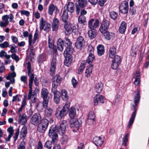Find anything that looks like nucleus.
<instances>
[{
  "label": "nucleus",
  "instance_id": "nucleus-36",
  "mask_svg": "<svg viewBox=\"0 0 149 149\" xmlns=\"http://www.w3.org/2000/svg\"><path fill=\"white\" fill-rule=\"evenodd\" d=\"M64 42L67 45V46L66 47V49L65 50H67V48L70 49V48L74 49L71 45L72 43L69 38H65L64 41Z\"/></svg>",
  "mask_w": 149,
  "mask_h": 149
},
{
  "label": "nucleus",
  "instance_id": "nucleus-7",
  "mask_svg": "<svg viewBox=\"0 0 149 149\" xmlns=\"http://www.w3.org/2000/svg\"><path fill=\"white\" fill-rule=\"evenodd\" d=\"M49 92L46 88H43L41 90V97L43 98V107H46L48 105L49 97L48 96Z\"/></svg>",
  "mask_w": 149,
  "mask_h": 149
},
{
  "label": "nucleus",
  "instance_id": "nucleus-30",
  "mask_svg": "<svg viewBox=\"0 0 149 149\" xmlns=\"http://www.w3.org/2000/svg\"><path fill=\"white\" fill-rule=\"evenodd\" d=\"M27 132V128L25 126H23L20 132V136L22 139L24 138L26 136Z\"/></svg>",
  "mask_w": 149,
  "mask_h": 149
},
{
  "label": "nucleus",
  "instance_id": "nucleus-57",
  "mask_svg": "<svg viewBox=\"0 0 149 149\" xmlns=\"http://www.w3.org/2000/svg\"><path fill=\"white\" fill-rule=\"evenodd\" d=\"M68 137L66 135H63L61 140L62 143L63 144H66L68 141Z\"/></svg>",
  "mask_w": 149,
  "mask_h": 149
},
{
  "label": "nucleus",
  "instance_id": "nucleus-50",
  "mask_svg": "<svg viewBox=\"0 0 149 149\" xmlns=\"http://www.w3.org/2000/svg\"><path fill=\"white\" fill-rule=\"evenodd\" d=\"M48 44L50 48L55 49L56 46H54L53 42V41L49 37L48 39Z\"/></svg>",
  "mask_w": 149,
  "mask_h": 149
},
{
  "label": "nucleus",
  "instance_id": "nucleus-17",
  "mask_svg": "<svg viewBox=\"0 0 149 149\" xmlns=\"http://www.w3.org/2000/svg\"><path fill=\"white\" fill-rule=\"evenodd\" d=\"M54 12L56 13H58L59 10L56 6L53 4H51L49 7L48 13L50 15H52Z\"/></svg>",
  "mask_w": 149,
  "mask_h": 149
},
{
  "label": "nucleus",
  "instance_id": "nucleus-59",
  "mask_svg": "<svg viewBox=\"0 0 149 149\" xmlns=\"http://www.w3.org/2000/svg\"><path fill=\"white\" fill-rule=\"evenodd\" d=\"M26 144L24 141L21 142L17 149H26L25 147Z\"/></svg>",
  "mask_w": 149,
  "mask_h": 149
},
{
  "label": "nucleus",
  "instance_id": "nucleus-4",
  "mask_svg": "<svg viewBox=\"0 0 149 149\" xmlns=\"http://www.w3.org/2000/svg\"><path fill=\"white\" fill-rule=\"evenodd\" d=\"M70 105V103L69 102H66L63 108L59 107L56 109L55 115L58 118H62L66 114L67 111Z\"/></svg>",
  "mask_w": 149,
  "mask_h": 149
},
{
  "label": "nucleus",
  "instance_id": "nucleus-52",
  "mask_svg": "<svg viewBox=\"0 0 149 149\" xmlns=\"http://www.w3.org/2000/svg\"><path fill=\"white\" fill-rule=\"evenodd\" d=\"M21 81L23 82L24 84H27V77L26 76H22L20 78Z\"/></svg>",
  "mask_w": 149,
  "mask_h": 149
},
{
  "label": "nucleus",
  "instance_id": "nucleus-19",
  "mask_svg": "<svg viewBox=\"0 0 149 149\" xmlns=\"http://www.w3.org/2000/svg\"><path fill=\"white\" fill-rule=\"evenodd\" d=\"M93 141L95 145L98 146H101L104 142L103 140L100 136L94 137Z\"/></svg>",
  "mask_w": 149,
  "mask_h": 149
},
{
  "label": "nucleus",
  "instance_id": "nucleus-24",
  "mask_svg": "<svg viewBox=\"0 0 149 149\" xmlns=\"http://www.w3.org/2000/svg\"><path fill=\"white\" fill-rule=\"evenodd\" d=\"M64 41L61 38H59L57 42V47L58 50L62 52L63 49Z\"/></svg>",
  "mask_w": 149,
  "mask_h": 149
},
{
  "label": "nucleus",
  "instance_id": "nucleus-31",
  "mask_svg": "<svg viewBox=\"0 0 149 149\" xmlns=\"http://www.w3.org/2000/svg\"><path fill=\"white\" fill-rule=\"evenodd\" d=\"M61 98L64 101H66L68 100L69 96L68 93L65 90L63 89L61 91Z\"/></svg>",
  "mask_w": 149,
  "mask_h": 149
},
{
  "label": "nucleus",
  "instance_id": "nucleus-64",
  "mask_svg": "<svg viewBox=\"0 0 149 149\" xmlns=\"http://www.w3.org/2000/svg\"><path fill=\"white\" fill-rule=\"evenodd\" d=\"M19 129H17L15 132V134L14 136V141H15L17 139L18 135L19 134Z\"/></svg>",
  "mask_w": 149,
  "mask_h": 149
},
{
  "label": "nucleus",
  "instance_id": "nucleus-2",
  "mask_svg": "<svg viewBox=\"0 0 149 149\" xmlns=\"http://www.w3.org/2000/svg\"><path fill=\"white\" fill-rule=\"evenodd\" d=\"M28 74L29 79V91L28 95V99L31 100L32 102L33 103L36 102L38 100L36 97V92L38 91V89L36 88L34 91L32 92V85L33 80L34 78V75L32 73V71L28 72Z\"/></svg>",
  "mask_w": 149,
  "mask_h": 149
},
{
  "label": "nucleus",
  "instance_id": "nucleus-11",
  "mask_svg": "<svg viewBox=\"0 0 149 149\" xmlns=\"http://www.w3.org/2000/svg\"><path fill=\"white\" fill-rule=\"evenodd\" d=\"M41 120V117L39 113L35 114L31 119V123L34 125H37Z\"/></svg>",
  "mask_w": 149,
  "mask_h": 149
},
{
  "label": "nucleus",
  "instance_id": "nucleus-63",
  "mask_svg": "<svg viewBox=\"0 0 149 149\" xmlns=\"http://www.w3.org/2000/svg\"><path fill=\"white\" fill-rule=\"evenodd\" d=\"M36 107L37 109L39 111H42L43 109V108H44L43 105H42V106L41 103H38Z\"/></svg>",
  "mask_w": 149,
  "mask_h": 149
},
{
  "label": "nucleus",
  "instance_id": "nucleus-16",
  "mask_svg": "<svg viewBox=\"0 0 149 149\" xmlns=\"http://www.w3.org/2000/svg\"><path fill=\"white\" fill-rule=\"evenodd\" d=\"M65 29V33L67 36L69 35L72 32V29L71 25L68 24V22L65 23L64 24Z\"/></svg>",
  "mask_w": 149,
  "mask_h": 149
},
{
  "label": "nucleus",
  "instance_id": "nucleus-47",
  "mask_svg": "<svg viewBox=\"0 0 149 149\" xmlns=\"http://www.w3.org/2000/svg\"><path fill=\"white\" fill-rule=\"evenodd\" d=\"M118 14L116 12L112 11L110 12V17L113 20H115L117 17Z\"/></svg>",
  "mask_w": 149,
  "mask_h": 149
},
{
  "label": "nucleus",
  "instance_id": "nucleus-18",
  "mask_svg": "<svg viewBox=\"0 0 149 149\" xmlns=\"http://www.w3.org/2000/svg\"><path fill=\"white\" fill-rule=\"evenodd\" d=\"M95 116L94 113L93 111L89 112L88 118L87 120V123L89 125L92 124L95 121Z\"/></svg>",
  "mask_w": 149,
  "mask_h": 149
},
{
  "label": "nucleus",
  "instance_id": "nucleus-37",
  "mask_svg": "<svg viewBox=\"0 0 149 149\" xmlns=\"http://www.w3.org/2000/svg\"><path fill=\"white\" fill-rule=\"evenodd\" d=\"M55 83L56 82L52 83V91L54 93V94H60V93L59 91H58L57 90V88L58 87V85Z\"/></svg>",
  "mask_w": 149,
  "mask_h": 149
},
{
  "label": "nucleus",
  "instance_id": "nucleus-48",
  "mask_svg": "<svg viewBox=\"0 0 149 149\" xmlns=\"http://www.w3.org/2000/svg\"><path fill=\"white\" fill-rule=\"evenodd\" d=\"M85 65L86 64L84 63H81L78 70V73L79 74H81L82 73L85 67Z\"/></svg>",
  "mask_w": 149,
  "mask_h": 149
},
{
  "label": "nucleus",
  "instance_id": "nucleus-41",
  "mask_svg": "<svg viewBox=\"0 0 149 149\" xmlns=\"http://www.w3.org/2000/svg\"><path fill=\"white\" fill-rule=\"evenodd\" d=\"M95 58V56L93 54L89 53L86 60L87 62L88 63H92Z\"/></svg>",
  "mask_w": 149,
  "mask_h": 149
},
{
  "label": "nucleus",
  "instance_id": "nucleus-46",
  "mask_svg": "<svg viewBox=\"0 0 149 149\" xmlns=\"http://www.w3.org/2000/svg\"><path fill=\"white\" fill-rule=\"evenodd\" d=\"M52 141L49 140H47L45 143L44 146L48 149H51L52 147Z\"/></svg>",
  "mask_w": 149,
  "mask_h": 149
},
{
  "label": "nucleus",
  "instance_id": "nucleus-32",
  "mask_svg": "<svg viewBox=\"0 0 149 149\" xmlns=\"http://www.w3.org/2000/svg\"><path fill=\"white\" fill-rule=\"evenodd\" d=\"M68 11L66 10H64L63 14L62 15V20L63 22L65 23L68 22Z\"/></svg>",
  "mask_w": 149,
  "mask_h": 149
},
{
  "label": "nucleus",
  "instance_id": "nucleus-55",
  "mask_svg": "<svg viewBox=\"0 0 149 149\" xmlns=\"http://www.w3.org/2000/svg\"><path fill=\"white\" fill-rule=\"evenodd\" d=\"M119 64V63L112 61L111 67L112 69L114 70H116L118 68Z\"/></svg>",
  "mask_w": 149,
  "mask_h": 149
},
{
  "label": "nucleus",
  "instance_id": "nucleus-26",
  "mask_svg": "<svg viewBox=\"0 0 149 149\" xmlns=\"http://www.w3.org/2000/svg\"><path fill=\"white\" fill-rule=\"evenodd\" d=\"M103 88V84L101 82L96 83L95 85V90L97 93H100Z\"/></svg>",
  "mask_w": 149,
  "mask_h": 149
},
{
  "label": "nucleus",
  "instance_id": "nucleus-33",
  "mask_svg": "<svg viewBox=\"0 0 149 149\" xmlns=\"http://www.w3.org/2000/svg\"><path fill=\"white\" fill-rule=\"evenodd\" d=\"M7 131L9 133L8 137L7 139H6V141H10V139L12 137L14 133V130L13 127H11L7 129Z\"/></svg>",
  "mask_w": 149,
  "mask_h": 149
},
{
  "label": "nucleus",
  "instance_id": "nucleus-60",
  "mask_svg": "<svg viewBox=\"0 0 149 149\" xmlns=\"http://www.w3.org/2000/svg\"><path fill=\"white\" fill-rule=\"evenodd\" d=\"M94 48L91 45H89L88 46V52L89 53L93 54L94 51Z\"/></svg>",
  "mask_w": 149,
  "mask_h": 149
},
{
  "label": "nucleus",
  "instance_id": "nucleus-34",
  "mask_svg": "<svg viewBox=\"0 0 149 149\" xmlns=\"http://www.w3.org/2000/svg\"><path fill=\"white\" fill-rule=\"evenodd\" d=\"M26 104V100L25 99H24L22 101V104L21 107L19 108L18 110L17 111V113L19 115V114H21V112L23 109H24L25 107Z\"/></svg>",
  "mask_w": 149,
  "mask_h": 149
},
{
  "label": "nucleus",
  "instance_id": "nucleus-5",
  "mask_svg": "<svg viewBox=\"0 0 149 149\" xmlns=\"http://www.w3.org/2000/svg\"><path fill=\"white\" fill-rule=\"evenodd\" d=\"M74 49L72 48H67V50H65L63 54L65 59L64 61L65 64V65L69 66L71 63L72 59V56Z\"/></svg>",
  "mask_w": 149,
  "mask_h": 149
},
{
  "label": "nucleus",
  "instance_id": "nucleus-12",
  "mask_svg": "<svg viewBox=\"0 0 149 149\" xmlns=\"http://www.w3.org/2000/svg\"><path fill=\"white\" fill-rule=\"evenodd\" d=\"M99 20H95L94 19H90L88 22V26L89 29L94 30L99 26Z\"/></svg>",
  "mask_w": 149,
  "mask_h": 149
},
{
  "label": "nucleus",
  "instance_id": "nucleus-28",
  "mask_svg": "<svg viewBox=\"0 0 149 149\" xmlns=\"http://www.w3.org/2000/svg\"><path fill=\"white\" fill-rule=\"evenodd\" d=\"M109 57L110 58H113L115 56L116 52V49L113 46L110 47L109 50Z\"/></svg>",
  "mask_w": 149,
  "mask_h": 149
},
{
  "label": "nucleus",
  "instance_id": "nucleus-51",
  "mask_svg": "<svg viewBox=\"0 0 149 149\" xmlns=\"http://www.w3.org/2000/svg\"><path fill=\"white\" fill-rule=\"evenodd\" d=\"M51 28V24L48 23L45 25L43 29L44 30L47 32H48L50 30Z\"/></svg>",
  "mask_w": 149,
  "mask_h": 149
},
{
  "label": "nucleus",
  "instance_id": "nucleus-62",
  "mask_svg": "<svg viewBox=\"0 0 149 149\" xmlns=\"http://www.w3.org/2000/svg\"><path fill=\"white\" fill-rule=\"evenodd\" d=\"M11 58L14 60H15L16 62L18 61L19 58L18 56L16 55V54H13L11 55Z\"/></svg>",
  "mask_w": 149,
  "mask_h": 149
},
{
  "label": "nucleus",
  "instance_id": "nucleus-49",
  "mask_svg": "<svg viewBox=\"0 0 149 149\" xmlns=\"http://www.w3.org/2000/svg\"><path fill=\"white\" fill-rule=\"evenodd\" d=\"M16 76V73L15 72L12 73H9L6 79L7 80H10L12 78H14Z\"/></svg>",
  "mask_w": 149,
  "mask_h": 149
},
{
  "label": "nucleus",
  "instance_id": "nucleus-45",
  "mask_svg": "<svg viewBox=\"0 0 149 149\" xmlns=\"http://www.w3.org/2000/svg\"><path fill=\"white\" fill-rule=\"evenodd\" d=\"M113 59L112 61L116 62L117 63L120 64L121 62L120 57L118 55H116L114 56L113 58H111Z\"/></svg>",
  "mask_w": 149,
  "mask_h": 149
},
{
  "label": "nucleus",
  "instance_id": "nucleus-54",
  "mask_svg": "<svg viewBox=\"0 0 149 149\" xmlns=\"http://www.w3.org/2000/svg\"><path fill=\"white\" fill-rule=\"evenodd\" d=\"M9 47V44L7 41H5L2 43L0 44V47L2 48H7Z\"/></svg>",
  "mask_w": 149,
  "mask_h": 149
},
{
  "label": "nucleus",
  "instance_id": "nucleus-1",
  "mask_svg": "<svg viewBox=\"0 0 149 149\" xmlns=\"http://www.w3.org/2000/svg\"><path fill=\"white\" fill-rule=\"evenodd\" d=\"M67 125V121L64 120L61 123L59 128L56 125H52L50 127L48 135L52 139L51 141L53 144L56 142L58 139V135L56 132H58L61 135H63L65 132Z\"/></svg>",
  "mask_w": 149,
  "mask_h": 149
},
{
  "label": "nucleus",
  "instance_id": "nucleus-29",
  "mask_svg": "<svg viewBox=\"0 0 149 149\" xmlns=\"http://www.w3.org/2000/svg\"><path fill=\"white\" fill-rule=\"evenodd\" d=\"M103 34H104V36L106 39L107 40H109L113 37L114 36V34L110 32L107 31L104 33H102Z\"/></svg>",
  "mask_w": 149,
  "mask_h": 149
},
{
  "label": "nucleus",
  "instance_id": "nucleus-56",
  "mask_svg": "<svg viewBox=\"0 0 149 149\" xmlns=\"http://www.w3.org/2000/svg\"><path fill=\"white\" fill-rule=\"evenodd\" d=\"M59 95L58 94H54V101L56 104L58 103L60 101Z\"/></svg>",
  "mask_w": 149,
  "mask_h": 149
},
{
  "label": "nucleus",
  "instance_id": "nucleus-14",
  "mask_svg": "<svg viewBox=\"0 0 149 149\" xmlns=\"http://www.w3.org/2000/svg\"><path fill=\"white\" fill-rule=\"evenodd\" d=\"M56 65V56H54L52 60L51 66L50 68V74L51 75H53L55 71Z\"/></svg>",
  "mask_w": 149,
  "mask_h": 149
},
{
  "label": "nucleus",
  "instance_id": "nucleus-58",
  "mask_svg": "<svg viewBox=\"0 0 149 149\" xmlns=\"http://www.w3.org/2000/svg\"><path fill=\"white\" fill-rule=\"evenodd\" d=\"M136 12V7L130 8L129 10V13L132 15L135 14Z\"/></svg>",
  "mask_w": 149,
  "mask_h": 149
},
{
  "label": "nucleus",
  "instance_id": "nucleus-53",
  "mask_svg": "<svg viewBox=\"0 0 149 149\" xmlns=\"http://www.w3.org/2000/svg\"><path fill=\"white\" fill-rule=\"evenodd\" d=\"M128 136L129 134H127L123 139V144L125 146L127 145L126 143L128 141Z\"/></svg>",
  "mask_w": 149,
  "mask_h": 149
},
{
  "label": "nucleus",
  "instance_id": "nucleus-22",
  "mask_svg": "<svg viewBox=\"0 0 149 149\" xmlns=\"http://www.w3.org/2000/svg\"><path fill=\"white\" fill-rule=\"evenodd\" d=\"M43 107L46 109L45 110V116L46 117L51 118L52 115L53 109L49 107H48V105H47L46 107Z\"/></svg>",
  "mask_w": 149,
  "mask_h": 149
},
{
  "label": "nucleus",
  "instance_id": "nucleus-6",
  "mask_svg": "<svg viewBox=\"0 0 149 149\" xmlns=\"http://www.w3.org/2000/svg\"><path fill=\"white\" fill-rule=\"evenodd\" d=\"M82 121L80 119L75 118L70 119V127L74 132H77L78 130L80 127L81 125Z\"/></svg>",
  "mask_w": 149,
  "mask_h": 149
},
{
  "label": "nucleus",
  "instance_id": "nucleus-27",
  "mask_svg": "<svg viewBox=\"0 0 149 149\" xmlns=\"http://www.w3.org/2000/svg\"><path fill=\"white\" fill-rule=\"evenodd\" d=\"M67 8V11H69L70 13H72L74 11V4L72 2H69L68 3Z\"/></svg>",
  "mask_w": 149,
  "mask_h": 149
},
{
  "label": "nucleus",
  "instance_id": "nucleus-35",
  "mask_svg": "<svg viewBox=\"0 0 149 149\" xmlns=\"http://www.w3.org/2000/svg\"><path fill=\"white\" fill-rule=\"evenodd\" d=\"M126 27V23L125 22H123L120 24L119 29V31L120 33L123 34L125 31Z\"/></svg>",
  "mask_w": 149,
  "mask_h": 149
},
{
  "label": "nucleus",
  "instance_id": "nucleus-9",
  "mask_svg": "<svg viewBox=\"0 0 149 149\" xmlns=\"http://www.w3.org/2000/svg\"><path fill=\"white\" fill-rule=\"evenodd\" d=\"M129 6L128 3L126 1H123L120 5L119 10L120 12L123 14H127Z\"/></svg>",
  "mask_w": 149,
  "mask_h": 149
},
{
  "label": "nucleus",
  "instance_id": "nucleus-3",
  "mask_svg": "<svg viewBox=\"0 0 149 149\" xmlns=\"http://www.w3.org/2000/svg\"><path fill=\"white\" fill-rule=\"evenodd\" d=\"M134 95V102L135 104V105H133L132 107V109H133L134 110L132 113L131 116L129 121L128 125V127L129 128H130L134 122L137 111V110L136 108L138 105L140 99V92L139 90H137L135 91Z\"/></svg>",
  "mask_w": 149,
  "mask_h": 149
},
{
  "label": "nucleus",
  "instance_id": "nucleus-10",
  "mask_svg": "<svg viewBox=\"0 0 149 149\" xmlns=\"http://www.w3.org/2000/svg\"><path fill=\"white\" fill-rule=\"evenodd\" d=\"M85 40L83 37L79 36L77 38L75 43V47L78 49H81L84 47Z\"/></svg>",
  "mask_w": 149,
  "mask_h": 149
},
{
  "label": "nucleus",
  "instance_id": "nucleus-38",
  "mask_svg": "<svg viewBox=\"0 0 149 149\" xmlns=\"http://www.w3.org/2000/svg\"><path fill=\"white\" fill-rule=\"evenodd\" d=\"M78 21L79 23L84 25H85L87 24L86 18L84 16L80 15L78 18Z\"/></svg>",
  "mask_w": 149,
  "mask_h": 149
},
{
  "label": "nucleus",
  "instance_id": "nucleus-25",
  "mask_svg": "<svg viewBox=\"0 0 149 149\" xmlns=\"http://www.w3.org/2000/svg\"><path fill=\"white\" fill-rule=\"evenodd\" d=\"M93 67L92 65H90L86 69L85 72V77L87 78L89 77L91 73Z\"/></svg>",
  "mask_w": 149,
  "mask_h": 149
},
{
  "label": "nucleus",
  "instance_id": "nucleus-40",
  "mask_svg": "<svg viewBox=\"0 0 149 149\" xmlns=\"http://www.w3.org/2000/svg\"><path fill=\"white\" fill-rule=\"evenodd\" d=\"M88 34L89 37L91 39H93L96 36V31L94 30H91L88 31Z\"/></svg>",
  "mask_w": 149,
  "mask_h": 149
},
{
  "label": "nucleus",
  "instance_id": "nucleus-23",
  "mask_svg": "<svg viewBox=\"0 0 149 149\" xmlns=\"http://www.w3.org/2000/svg\"><path fill=\"white\" fill-rule=\"evenodd\" d=\"M97 53L99 56L103 55L105 52L104 46L102 45H99L97 47Z\"/></svg>",
  "mask_w": 149,
  "mask_h": 149
},
{
  "label": "nucleus",
  "instance_id": "nucleus-21",
  "mask_svg": "<svg viewBox=\"0 0 149 149\" xmlns=\"http://www.w3.org/2000/svg\"><path fill=\"white\" fill-rule=\"evenodd\" d=\"M76 109L73 107H71L69 111V115L71 119L75 118L76 116Z\"/></svg>",
  "mask_w": 149,
  "mask_h": 149
},
{
  "label": "nucleus",
  "instance_id": "nucleus-61",
  "mask_svg": "<svg viewBox=\"0 0 149 149\" xmlns=\"http://www.w3.org/2000/svg\"><path fill=\"white\" fill-rule=\"evenodd\" d=\"M71 82L73 87L74 88H76L78 84V82L77 80L74 78H72L71 80Z\"/></svg>",
  "mask_w": 149,
  "mask_h": 149
},
{
  "label": "nucleus",
  "instance_id": "nucleus-8",
  "mask_svg": "<svg viewBox=\"0 0 149 149\" xmlns=\"http://www.w3.org/2000/svg\"><path fill=\"white\" fill-rule=\"evenodd\" d=\"M49 123V121L46 119H43L39 125L37 130L41 133H44L47 129Z\"/></svg>",
  "mask_w": 149,
  "mask_h": 149
},
{
  "label": "nucleus",
  "instance_id": "nucleus-15",
  "mask_svg": "<svg viewBox=\"0 0 149 149\" xmlns=\"http://www.w3.org/2000/svg\"><path fill=\"white\" fill-rule=\"evenodd\" d=\"M104 97L102 95H96L94 98V104L96 106L99 103H103L104 102Z\"/></svg>",
  "mask_w": 149,
  "mask_h": 149
},
{
  "label": "nucleus",
  "instance_id": "nucleus-44",
  "mask_svg": "<svg viewBox=\"0 0 149 149\" xmlns=\"http://www.w3.org/2000/svg\"><path fill=\"white\" fill-rule=\"evenodd\" d=\"M46 56L45 53H42L40 54L38 58V60L40 62L44 61L46 60Z\"/></svg>",
  "mask_w": 149,
  "mask_h": 149
},
{
  "label": "nucleus",
  "instance_id": "nucleus-39",
  "mask_svg": "<svg viewBox=\"0 0 149 149\" xmlns=\"http://www.w3.org/2000/svg\"><path fill=\"white\" fill-rule=\"evenodd\" d=\"M48 22L46 21L43 17H41L40 22V31L43 30V27Z\"/></svg>",
  "mask_w": 149,
  "mask_h": 149
},
{
  "label": "nucleus",
  "instance_id": "nucleus-43",
  "mask_svg": "<svg viewBox=\"0 0 149 149\" xmlns=\"http://www.w3.org/2000/svg\"><path fill=\"white\" fill-rule=\"evenodd\" d=\"M54 81L53 83L56 82V84L58 85L60 82L61 78V77L58 74H56L54 78Z\"/></svg>",
  "mask_w": 149,
  "mask_h": 149
},
{
  "label": "nucleus",
  "instance_id": "nucleus-13",
  "mask_svg": "<svg viewBox=\"0 0 149 149\" xmlns=\"http://www.w3.org/2000/svg\"><path fill=\"white\" fill-rule=\"evenodd\" d=\"M109 22L107 20L104 21L100 26L99 30L100 32L102 33H104L106 31H108V29L109 28Z\"/></svg>",
  "mask_w": 149,
  "mask_h": 149
},
{
  "label": "nucleus",
  "instance_id": "nucleus-20",
  "mask_svg": "<svg viewBox=\"0 0 149 149\" xmlns=\"http://www.w3.org/2000/svg\"><path fill=\"white\" fill-rule=\"evenodd\" d=\"M19 118L18 119V122L21 123L22 125H24L25 123L27 121L26 116L25 113H23L22 116L21 114L19 115Z\"/></svg>",
  "mask_w": 149,
  "mask_h": 149
},
{
  "label": "nucleus",
  "instance_id": "nucleus-42",
  "mask_svg": "<svg viewBox=\"0 0 149 149\" xmlns=\"http://www.w3.org/2000/svg\"><path fill=\"white\" fill-rule=\"evenodd\" d=\"M78 1L79 6L81 8H84L87 5V2L86 0H78Z\"/></svg>",
  "mask_w": 149,
  "mask_h": 149
}]
</instances>
